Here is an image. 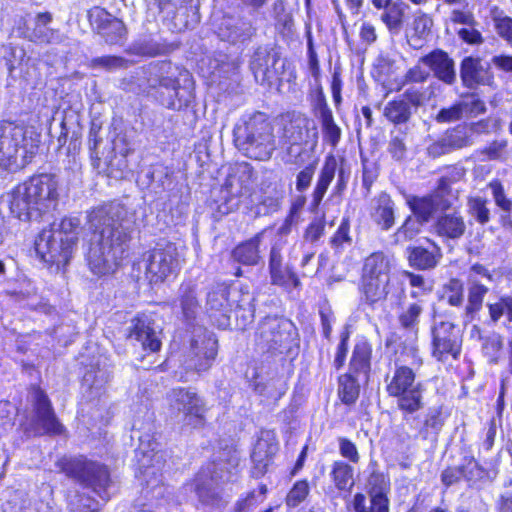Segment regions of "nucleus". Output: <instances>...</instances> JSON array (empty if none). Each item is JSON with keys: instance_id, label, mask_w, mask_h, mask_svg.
Returning <instances> with one entry per match:
<instances>
[{"instance_id": "nucleus-1", "label": "nucleus", "mask_w": 512, "mask_h": 512, "mask_svg": "<svg viewBox=\"0 0 512 512\" xmlns=\"http://www.w3.org/2000/svg\"><path fill=\"white\" fill-rule=\"evenodd\" d=\"M119 205L98 207L89 214L92 236L86 255L91 272L97 276L113 273L128 248L129 228Z\"/></svg>"}, {"instance_id": "nucleus-2", "label": "nucleus", "mask_w": 512, "mask_h": 512, "mask_svg": "<svg viewBox=\"0 0 512 512\" xmlns=\"http://www.w3.org/2000/svg\"><path fill=\"white\" fill-rule=\"evenodd\" d=\"M58 198L56 177L41 174L31 177L14 189L10 209L19 220L38 221L55 210Z\"/></svg>"}, {"instance_id": "nucleus-3", "label": "nucleus", "mask_w": 512, "mask_h": 512, "mask_svg": "<svg viewBox=\"0 0 512 512\" xmlns=\"http://www.w3.org/2000/svg\"><path fill=\"white\" fill-rule=\"evenodd\" d=\"M233 140L243 155L258 161L269 160L276 150L273 127L262 112L243 115L233 128Z\"/></svg>"}, {"instance_id": "nucleus-4", "label": "nucleus", "mask_w": 512, "mask_h": 512, "mask_svg": "<svg viewBox=\"0 0 512 512\" xmlns=\"http://www.w3.org/2000/svg\"><path fill=\"white\" fill-rule=\"evenodd\" d=\"M80 231L79 217H64L41 231L35 242V250L44 262L65 266L77 248Z\"/></svg>"}, {"instance_id": "nucleus-5", "label": "nucleus", "mask_w": 512, "mask_h": 512, "mask_svg": "<svg viewBox=\"0 0 512 512\" xmlns=\"http://www.w3.org/2000/svg\"><path fill=\"white\" fill-rule=\"evenodd\" d=\"M386 392L397 398V407L406 414H413L423 408L422 382L416 381V373L406 365L395 364L391 374L385 377Z\"/></svg>"}, {"instance_id": "nucleus-6", "label": "nucleus", "mask_w": 512, "mask_h": 512, "mask_svg": "<svg viewBox=\"0 0 512 512\" xmlns=\"http://www.w3.org/2000/svg\"><path fill=\"white\" fill-rule=\"evenodd\" d=\"M138 265L139 268H144L145 276L150 283H162L176 275L180 269L177 247L173 243L157 245L142 255Z\"/></svg>"}, {"instance_id": "nucleus-7", "label": "nucleus", "mask_w": 512, "mask_h": 512, "mask_svg": "<svg viewBox=\"0 0 512 512\" xmlns=\"http://www.w3.org/2000/svg\"><path fill=\"white\" fill-rule=\"evenodd\" d=\"M431 338V353L436 360L445 362L449 357L455 360L459 358L463 336L458 325L434 315Z\"/></svg>"}, {"instance_id": "nucleus-8", "label": "nucleus", "mask_w": 512, "mask_h": 512, "mask_svg": "<svg viewBox=\"0 0 512 512\" xmlns=\"http://www.w3.org/2000/svg\"><path fill=\"white\" fill-rule=\"evenodd\" d=\"M63 470L67 476L91 487L101 499L105 501L109 499L111 481L105 466L82 459H73L65 464Z\"/></svg>"}, {"instance_id": "nucleus-9", "label": "nucleus", "mask_w": 512, "mask_h": 512, "mask_svg": "<svg viewBox=\"0 0 512 512\" xmlns=\"http://www.w3.org/2000/svg\"><path fill=\"white\" fill-rule=\"evenodd\" d=\"M217 351L218 341L214 333L203 327L194 328L189 350L185 356L186 369L207 371L212 366Z\"/></svg>"}, {"instance_id": "nucleus-10", "label": "nucleus", "mask_w": 512, "mask_h": 512, "mask_svg": "<svg viewBox=\"0 0 512 512\" xmlns=\"http://www.w3.org/2000/svg\"><path fill=\"white\" fill-rule=\"evenodd\" d=\"M179 78L172 74L161 76L158 80L150 79V86L162 90L161 103L169 109L180 110L187 107L193 98L191 76L187 70L178 73Z\"/></svg>"}, {"instance_id": "nucleus-11", "label": "nucleus", "mask_w": 512, "mask_h": 512, "mask_svg": "<svg viewBox=\"0 0 512 512\" xmlns=\"http://www.w3.org/2000/svg\"><path fill=\"white\" fill-rule=\"evenodd\" d=\"M483 122L458 124L447 129L438 139L427 147V154L438 158L474 144V134Z\"/></svg>"}, {"instance_id": "nucleus-12", "label": "nucleus", "mask_w": 512, "mask_h": 512, "mask_svg": "<svg viewBox=\"0 0 512 512\" xmlns=\"http://www.w3.org/2000/svg\"><path fill=\"white\" fill-rule=\"evenodd\" d=\"M390 492V481L383 473L373 472L367 481V493L369 495V505L366 503V497L362 493H357L353 497V508L355 512H389L390 501L388 494Z\"/></svg>"}, {"instance_id": "nucleus-13", "label": "nucleus", "mask_w": 512, "mask_h": 512, "mask_svg": "<svg viewBox=\"0 0 512 512\" xmlns=\"http://www.w3.org/2000/svg\"><path fill=\"white\" fill-rule=\"evenodd\" d=\"M34 416L25 423V430L35 435L61 434L63 425L58 421L46 394L39 388L33 389Z\"/></svg>"}, {"instance_id": "nucleus-14", "label": "nucleus", "mask_w": 512, "mask_h": 512, "mask_svg": "<svg viewBox=\"0 0 512 512\" xmlns=\"http://www.w3.org/2000/svg\"><path fill=\"white\" fill-rule=\"evenodd\" d=\"M252 185V172L248 167H240L233 171L225 180L220 191L224 202L217 205L220 215H227L238 206V198L250 191Z\"/></svg>"}, {"instance_id": "nucleus-15", "label": "nucleus", "mask_w": 512, "mask_h": 512, "mask_svg": "<svg viewBox=\"0 0 512 512\" xmlns=\"http://www.w3.org/2000/svg\"><path fill=\"white\" fill-rule=\"evenodd\" d=\"M170 406L184 415V420L193 426L200 425L206 413L204 400L193 390L172 389L168 394Z\"/></svg>"}, {"instance_id": "nucleus-16", "label": "nucleus", "mask_w": 512, "mask_h": 512, "mask_svg": "<svg viewBox=\"0 0 512 512\" xmlns=\"http://www.w3.org/2000/svg\"><path fill=\"white\" fill-rule=\"evenodd\" d=\"M283 137L290 145L317 144L318 131L313 120L302 114H294L284 125Z\"/></svg>"}, {"instance_id": "nucleus-17", "label": "nucleus", "mask_w": 512, "mask_h": 512, "mask_svg": "<svg viewBox=\"0 0 512 512\" xmlns=\"http://www.w3.org/2000/svg\"><path fill=\"white\" fill-rule=\"evenodd\" d=\"M207 306L211 317L219 328L225 329L229 326V312L231 303L229 301V288L224 284L214 286L207 295Z\"/></svg>"}, {"instance_id": "nucleus-18", "label": "nucleus", "mask_w": 512, "mask_h": 512, "mask_svg": "<svg viewBox=\"0 0 512 512\" xmlns=\"http://www.w3.org/2000/svg\"><path fill=\"white\" fill-rule=\"evenodd\" d=\"M420 62L429 67L435 77L447 85H452L456 81V71L454 61L442 50H435L422 57Z\"/></svg>"}, {"instance_id": "nucleus-19", "label": "nucleus", "mask_w": 512, "mask_h": 512, "mask_svg": "<svg viewBox=\"0 0 512 512\" xmlns=\"http://www.w3.org/2000/svg\"><path fill=\"white\" fill-rule=\"evenodd\" d=\"M278 61L276 53L257 50L251 60L250 67L257 83L271 84L277 76L275 65Z\"/></svg>"}, {"instance_id": "nucleus-20", "label": "nucleus", "mask_w": 512, "mask_h": 512, "mask_svg": "<svg viewBox=\"0 0 512 512\" xmlns=\"http://www.w3.org/2000/svg\"><path fill=\"white\" fill-rule=\"evenodd\" d=\"M51 21L52 15L49 12L32 17L26 39L37 43H59L62 37L58 31L48 27Z\"/></svg>"}, {"instance_id": "nucleus-21", "label": "nucleus", "mask_w": 512, "mask_h": 512, "mask_svg": "<svg viewBox=\"0 0 512 512\" xmlns=\"http://www.w3.org/2000/svg\"><path fill=\"white\" fill-rule=\"evenodd\" d=\"M266 231L264 229L250 239L238 244L231 253L233 260L247 266L258 265L262 258L260 245L265 238Z\"/></svg>"}, {"instance_id": "nucleus-22", "label": "nucleus", "mask_w": 512, "mask_h": 512, "mask_svg": "<svg viewBox=\"0 0 512 512\" xmlns=\"http://www.w3.org/2000/svg\"><path fill=\"white\" fill-rule=\"evenodd\" d=\"M130 338L140 343L145 351L156 352L161 348L159 332L148 318H136Z\"/></svg>"}, {"instance_id": "nucleus-23", "label": "nucleus", "mask_w": 512, "mask_h": 512, "mask_svg": "<svg viewBox=\"0 0 512 512\" xmlns=\"http://www.w3.org/2000/svg\"><path fill=\"white\" fill-rule=\"evenodd\" d=\"M460 77L467 88H474L482 84L488 85L492 82V76L481 63V60L473 57H465L461 62Z\"/></svg>"}, {"instance_id": "nucleus-24", "label": "nucleus", "mask_w": 512, "mask_h": 512, "mask_svg": "<svg viewBox=\"0 0 512 512\" xmlns=\"http://www.w3.org/2000/svg\"><path fill=\"white\" fill-rule=\"evenodd\" d=\"M371 218L383 231L390 230L395 223V203L387 193L373 199Z\"/></svg>"}, {"instance_id": "nucleus-25", "label": "nucleus", "mask_w": 512, "mask_h": 512, "mask_svg": "<svg viewBox=\"0 0 512 512\" xmlns=\"http://www.w3.org/2000/svg\"><path fill=\"white\" fill-rule=\"evenodd\" d=\"M393 258L384 252H374L365 258L362 277L390 281Z\"/></svg>"}, {"instance_id": "nucleus-26", "label": "nucleus", "mask_w": 512, "mask_h": 512, "mask_svg": "<svg viewBox=\"0 0 512 512\" xmlns=\"http://www.w3.org/2000/svg\"><path fill=\"white\" fill-rule=\"evenodd\" d=\"M289 323L278 317H266L259 325L258 336L269 349L280 345L286 338L284 330Z\"/></svg>"}, {"instance_id": "nucleus-27", "label": "nucleus", "mask_w": 512, "mask_h": 512, "mask_svg": "<svg viewBox=\"0 0 512 512\" xmlns=\"http://www.w3.org/2000/svg\"><path fill=\"white\" fill-rule=\"evenodd\" d=\"M435 233L444 240H458L466 231L464 218L456 213L440 216L434 225Z\"/></svg>"}, {"instance_id": "nucleus-28", "label": "nucleus", "mask_w": 512, "mask_h": 512, "mask_svg": "<svg viewBox=\"0 0 512 512\" xmlns=\"http://www.w3.org/2000/svg\"><path fill=\"white\" fill-rule=\"evenodd\" d=\"M409 265L418 270H430L437 266L442 257L441 250L435 244L431 249L422 246L407 248Z\"/></svg>"}, {"instance_id": "nucleus-29", "label": "nucleus", "mask_w": 512, "mask_h": 512, "mask_svg": "<svg viewBox=\"0 0 512 512\" xmlns=\"http://www.w3.org/2000/svg\"><path fill=\"white\" fill-rule=\"evenodd\" d=\"M409 5L403 0H394L382 9L380 20L392 35H398L403 29Z\"/></svg>"}, {"instance_id": "nucleus-30", "label": "nucleus", "mask_w": 512, "mask_h": 512, "mask_svg": "<svg viewBox=\"0 0 512 512\" xmlns=\"http://www.w3.org/2000/svg\"><path fill=\"white\" fill-rule=\"evenodd\" d=\"M24 132L21 125L11 122L0 123V153L6 158L14 157L19 151Z\"/></svg>"}, {"instance_id": "nucleus-31", "label": "nucleus", "mask_w": 512, "mask_h": 512, "mask_svg": "<svg viewBox=\"0 0 512 512\" xmlns=\"http://www.w3.org/2000/svg\"><path fill=\"white\" fill-rule=\"evenodd\" d=\"M389 283L390 281L361 276L360 291L364 302L369 306L384 302L389 293Z\"/></svg>"}, {"instance_id": "nucleus-32", "label": "nucleus", "mask_w": 512, "mask_h": 512, "mask_svg": "<svg viewBox=\"0 0 512 512\" xmlns=\"http://www.w3.org/2000/svg\"><path fill=\"white\" fill-rule=\"evenodd\" d=\"M335 171L336 162L333 158H331L325 162L318 176L315 188L312 193V210H316L319 207L321 201L323 200V197L327 192L329 185L334 179Z\"/></svg>"}, {"instance_id": "nucleus-33", "label": "nucleus", "mask_w": 512, "mask_h": 512, "mask_svg": "<svg viewBox=\"0 0 512 512\" xmlns=\"http://www.w3.org/2000/svg\"><path fill=\"white\" fill-rule=\"evenodd\" d=\"M354 470L344 461H335L331 466L330 477L338 490L350 491L354 486Z\"/></svg>"}, {"instance_id": "nucleus-34", "label": "nucleus", "mask_w": 512, "mask_h": 512, "mask_svg": "<svg viewBox=\"0 0 512 512\" xmlns=\"http://www.w3.org/2000/svg\"><path fill=\"white\" fill-rule=\"evenodd\" d=\"M180 306L183 316L187 320L194 319L199 311L200 305L196 295V285L187 282L180 287Z\"/></svg>"}, {"instance_id": "nucleus-35", "label": "nucleus", "mask_w": 512, "mask_h": 512, "mask_svg": "<svg viewBox=\"0 0 512 512\" xmlns=\"http://www.w3.org/2000/svg\"><path fill=\"white\" fill-rule=\"evenodd\" d=\"M383 114L395 125L404 124L411 118V106L405 100L398 98L385 105Z\"/></svg>"}, {"instance_id": "nucleus-36", "label": "nucleus", "mask_w": 512, "mask_h": 512, "mask_svg": "<svg viewBox=\"0 0 512 512\" xmlns=\"http://www.w3.org/2000/svg\"><path fill=\"white\" fill-rule=\"evenodd\" d=\"M488 291V287L481 284L472 274L469 276L468 304L466 306V312L468 314L478 312L482 308L484 298Z\"/></svg>"}, {"instance_id": "nucleus-37", "label": "nucleus", "mask_w": 512, "mask_h": 512, "mask_svg": "<svg viewBox=\"0 0 512 512\" xmlns=\"http://www.w3.org/2000/svg\"><path fill=\"white\" fill-rule=\"evenodd\" d=\"M423 312V307L420 303H411L404 307L398 316L400 326L413 333L418 332L420 316Z\"/></svg>"}, {"instance_id": "nucleus-38", "label": "nucleus", "mask_w": 512, "mask_h": 512, "mask_svg": "<svg viewBox=\"0 0 512 512\" xmlns=\"http://www.w3.org/2000/svg\"><path fill=\"white\" fill-rule=\"evenodd\" d=\"M371 347L362 342L354 347L350 367L355 373L367 374L370 370Z\"/></svg>"}, {"instance_id": "nucleus-39", "label": "nucleus", "mask_w": 512, "mask_h": 512, "mask_svg": "<svg viewBox=\"0 0 512 512\" xmlns=\"http://www.w3.org/2000/svg\"><path fill=\"white\" fill-rule=\"evenodd\" d=\"M410 208L415 214L416 218L424 223L427 222L432 214L438 208V197L428 196L422 198H414L409 201Z\"/></svg>"}, {"instance_id": "nucleus-40", "label": "nucleus", "mask_w": 512, "mask_h": 512, "mask_svg": "<svg viewBox=\"0 0 512 512\" xmlns=\"http://www.w3.org/2000/svg\"><path fill=\"white\" fill-rule=\"evenodd\" d=\"M320 120L324 138L335 147L341 138V129L335 123L331 110L328 107H323L320 110Z\"/></svg>"}, {"instance_id": "nucleus-41", "label": "nucleus", "mask_w": 512, "mask_h": 512, "mask_svg": "<svg viewBox=\"0 0 512 512\" xmlns=\"http://www.w3.org/2000/svg\"><path fill=\"white\" fill-rule=\"evenodd\" d=\"M424 222L418 218L409 216L393 235L394 243L400 244L416 237Z\"/></svg>"}, {"instance_id": "nucleus-42", "label": "nucleus", "mask_w": 512, "mask_h": 512, "mask_svg": "<svg viewBox=\"0 0 512 512\" xmlns=\"http://www.w3.org/2000/svg\"><path fill=\"white\" fill-rule=\"evenodd\" d=\"M338 394L343 403L353 404L359 396V385L356 379L350 374L340 376Z\"/></svg>"}, {"instance_id": "nucleus-43", "label": "nucleus", "mask_w": 512, "mask_h": 512, "mask_svg": "<svg viewBox=\"0 0 512 512\" xmlns=\"http://www.w3.org/2000/svg\"><path fill=\"white\" fill-rule=\"evenodd\" d=\"M487 308L489 317L494 323L498 322L504 315L508 322H512V293L500 297L495 303H488Z\"/></svg>"}, {"instance_id": "nucleus-44", "label": "nucleus", "mask_w": 512, "mask_h": 512, "mask_svg": "<svg viewBox=\"0 0 512 512\" xmlns=\"http://www.w3.org/2000/svg\"><path fill=\"white\" fill-rule=\"evenodd\" d=\"M99 35H101L107 43L117 44L125 38L126 28L120 19L112 16L103 30H100Z\"/></svg>"}, {"instance_id": "nucleus-45", "label": "nucleus", "mask_w": 512, "mask_h": 512, "mask_svg": "<svg viewBox=\"0 0 512 512\" xmlns=\"http://www.w3.org/2000/svg\"><path fill=\"white\" fill-rule=\"evenodd\" d=\"M443 426V419L441 417V409L438 407L430 408L424 420L423 427L420 429L419 434L422 438L427 439L430 434H438Z\"/></svg>"}, {"instance_id": "nucleus-46", "label": "nucleus", "mask_w": 512, "mask_h": 512, "mask_svg": "<svg viewBox=\"0 0 512 512\" xmlns=\"http://www.w3.org/2000/svg\"><path fill=\"white\" fill-rule=\"evenodd\" d=\"M89 67L92 69H101L112 72L118 69L127 68L128 61L122 57L107 55L93 58L89 63Z\"/></svg>"}, {"instance_id": "nucleus-47", "label": "nucleus", "mask_w": 512, "mask_h": 512, "mask_svg": "<svg viewBox=\"0 0 512 512\" xmlns=\"http://www.w3.org/2000/svg\"><path fill=\"white\" fill-rule=\"evenodd\" d=\"M228 29L230 30L228 39L232 42L245 41L249 39L255 31L249 22L243 20H237L234 24L230 25Z\"/></svg>"}, {"instance_id": "nucleus-48", "label": "nucleus", "mask_w": 512, "mask_h": 512, "mask_svg": "<svg viewBox=\"0 0 512 512\" xmlns=\"http://www.w3.org/2000/svg\"><path fill=\"white\" fill-rule=\"evenodd\" d=\"M465 117L478 116L486 112V105L476 94L467 95L461 101Z\"/></svg>"}, {"instance_id": "nucleus-49", "label": "nucleus", "mask_w": 512, "mask_h": 512, "mask_svg": "<svg viewBox=\"0 0 512 512\" xmlns=\"http://www.w3.org/2000/svg\"><path fill=\"white\" fill-rule=\"evenodd\" d=\"M445 297L451 306H460L463 302V283L459 279H450L444 286Z\"/></svg>"}, {"instance_id": "nucleus-50", "label": "nucleus", "mask_w": 512, "mask_h": 512, "mask_svg": "<svg viewBox=\"0 0 512 512\" xmlns=\"http://www.w3.org/2000/svg\"><path fill=\"white\" fill-rule=\"evenodd\" d=\"M464 117L465 115L461 103L458 101L449 107L440 109L435 116V120L437 123H452Z\"/></svg>"}, {"instance_id": "nucleus-51", "label": "nucleus", "mask_w": 512, "mask_h": 512, "mask_svg": "<svg viewBox=\"0 0 512 512\" xmlns=\"http://www.w3.org/2000/svg\"><path fill=\"white\" fill-rule=\"evenodd\" d=\"M22 131L24 132V137L20 140L19 150H23L24 157H26L27 154H34L35 149L40 143V135L33 127L22 126Z\"/></svg>"}, {"instance_id": "nucleus-52", "label": "nucleus", "mask_w": 512, "mask_h": 512, "mask_svg": "<svg viewBox=\"0 0 512 512\" xmlns=\"http://www.w3.org/2000/svg\"><path fill=\"white\" fill-rule=\"evenodd\" d=\"M433 25L432 18L421 10H417L412 22V29L418 38L426 37Z\"/></svg>"}, {"instance_id": "nucleus-53", "label": "nucleus", "mask_w": 512, "mask_h": 512, "mask_svg": "<svg viewBox=\"0 0 512 512\" xmlns=\"http://www.w3.org/2000/svg\"><path fill=\"white\" fill-rule=\"evenodd\" d=\"M309 484L305 480L297 481L286 497V504L289 507H296L305 500L309 494Z\"/></svg>"}, {"instance_id": "nucleus-54", "label": "nucleus", "mask_w": 512, "mask_h": 512, "mask_svg": "<svg viewBox=\"0 0 512 512\" xmlns=\"http://www.w3.org/2000/svg\"><path fill=\"white\" fill-rule=\"evenodd\" d=\"M493 21L497 34L512 45V17L501 13L494 16Z\"/></svg>"}, {"instance_id": "nucleus-55", "label": "nucleus", "mask_w": 512, "mask_h": 512, "mask_svg": "<svg viewBox=\"0 0 512 512\" xmlns=\"http://www.w3.org/2000/svg\"><path fill=\"white\" fill-rule=\"evenodd\" d=\"M111 18L112 15L110 13L98 6H95L88 11V20L90 25L98 34L100 33V30H103Z\"/></svg>"}, {"instance_id": "nucleus-56", "label": "nucleus", "mask_w": 512, "mask_h": 512, "mask_svg": "<svg viewBox=\"0 0 512 512\" xmlns=\"http://www.w3.org/2000/svg\"><path fill=\"white\" fill-rule=\"evenodd\" d=\"M282 200L281 192L276 188L265 191L260 196V205L264 207V213H272L279 209Z\"/></svg>"}, {"instance_id": "nucleus-57", "label": "nucleus", "mask_w": 512, "mask_h": 512, "mask_svg": "<svg viewBox=\"0 0 512 512\" xmlns=\"http://www.w3.org/2000/svg\"><path fill=\"white\" fill-rule=\"evenodd\" d=\"M102 142V138L100 137V127L93 124L89 130L88 136V146L91 152V160L93 165H98L101 157L97 151L99 144Z\"/></svg>"}, {"instance_id": "nucleus-58", "label": "nucleus", "mask_w": 512, "mask_h": 512, "mask_svg": "<svg viewBox=\"0 0 512 512\" xmlns=\"http://www.w3.org/2000/svg\"><path fill=\"white\" fill-rule=\"evenodd\" d=\"M487 201L478 197L470 201L471 213L481 224H485L490 219V211L486 206Z\"/></svg>"}, {"instance_id": "nucleus-59", "label": "nucleus", "mask_w": 512, "mask_h": 512, "mask_svg": "<svg viewBox=\"0 0 512 512\" xmlns=\"http://www.w3.org/2000/svg\"><path fill=\"white\" fill-rule=\"evenodd\" d=\"M489 186L492 189L496 205L503 211L509 212L512 208V201L506 197L502 184L499 181H493Z\"/></svg>"}, {"instance_id": "nucleus-60", "label": "nucleus", "mask_w": 512, "mask_h": 512, "mask_svg": "<svg viewBox=\"0 0 512 512\" xmlns=\"http://www.w3.org/2000/svg\"><path fill=\"white\" fill-rule=\"evenodd\" d=\"M316 165L309 164L304 169H302L296 176V190L298 192L303 193L306 191L313 179L315 173Z\"/></svg>"}, {"instance_id": "nucleus-61", "label": "nucleus", "mask_w": 512, "mask_h": 512, "mask_svg": "<svg viewBox=\"0 0 512 512\" xmlns=\"http://www.w3.org/2000/svg\"><path fill=\"white\" fill-rule=\"evenodd\" d=\"M266 492H267L266 485H261L259 487V491L257 493H256V491L250 492L245 499L238 501L237 510L239 512L244 511L245 509L257 504L258 502L263 501L265 498Z\"/></svg>"}, {"instance_id": "nucleus-62", "label": "nucleus", "mask_w": 512, "mask_h": 512, "mask_svg": "<svg viewBox=\"0 0 512 512\" xmlns=\"http://www.w3.org/2000/svg\"><path fill=\"white\" fill-rule=\"evenodd\" d=\"M339 452L342 457L348 459L353 463H357L360 459L356 445L347 438L340 437L338 439Z\"/></svg>"}, {"instance_id": "nucleus-63", "label": "nucleus", "mask_w": 512, "mask_h": 512, "mask_svg": "<svg viewBox=\"0 0 512 512\" xmlns=\"http://www.w3.org/2000/svg\"><path fill=\"white\" fill-rule=\"evenodd\" d=\"M270 274L273 284L286 285L290 280L296 281L295 275L287 268L282 265L276 268H270Z\"/></svg>"}, {"instance_id": "nucleus-64", "label": "nucleus", "mask_w": 512, "mask_h": 512, "mask_svg": "<svg viewBox=\"0 0 512 512\" xmlns=\"http://www.w3.org/2000/svg\"><path fill=\"white\" fill-rule=\"evenodd\" d=\"M388 151L395 160H402L406 154L404 137L401 135L392 137L388 145Z\"/></svg>"}]
</instances>
